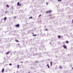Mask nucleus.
Returning a JSON list of instances; mask_svg holds the SVG:
<instances>
[{
	"label": "nucleus",
	"instance_id": "nucleus-1",
	"mask_svg": "<svg viewBox=\"0 0 73 73\" xmlns=\"http://www.w3.org/2000/svg\"><path fill=\"white\" fill-rule=\"evenodd\" d=\"M63 47L64 48V49H66L67 48V47L66 45H65V44H64Z\"/></svg>",
	"mask_w": 73,
	"mask_h": 73
},
{
	"label": "nucleus",
	"instance_id": "nucleus-2",
	"mask_svg": "<svg viewBox=\"0 0 73 73\" xmlns=\"http://www.w3.org/2000/svg\"><path fill=\"white\" fill-rule=\"evenodd\" d=\"M20 25L19 24L16 25L15 26L17 28H18L19 27Z\"/></svg>",
	"mask_w": 73,
	"mask_h": 73
},
{
	"label": "nucleus",
	"instance_id": "nucleus-3",
	"mask_svg": "<svg viewBox=\"0 0 73 73\" xmlns=\"http://www.w3.org/2000/svg\"><path fill=\"white\" fill-rule=\"evenodd\" d=\"M9 53H10V51H9V52H6V54H9Z\"/></svg>",
	"mask_w": 73,
	"mask_h": 73
},
{
	"label": "nucleus",
	"instance_id": "nucleus-4",
	"mask_svg": "<svg viewBox=\"0 0 73 73\" xmlns=\"http://www.w3.org/2000/svg\"><path fill=\"white\" fill-rule=\"evenodd\" d=\"M4 71V68H3V69H2V72H3V73Z\"/></svg>",
	"mask_w": 73,
	"mask_h": 73
},
{
	"label": "nucleus",
	"instance_id": "nucleus-5",
	"mask_svg": "<svg viewBox=\"0 0 73 73\" xmlns=\"http://www.w3.org/2000/svg\"><path fill=\"white\" fill-rule=\"evenodd\" d=\"M6 19H7V17H5L4 18V21H6Z\"/></svg>",
	"mask_w": 73,
	"mask_h": 73
},
{
	"label": "nucleus",
	"instance_id": "nucleus-6",
	"mask_svg": "<svg viewBox=\"0 0 73 73\" xmlns=\"http://www.w3.org/2000/svg\"><path fill=\"white\" fill-rule=\"evenodd\" d=\"M6 6H7V7L8 8H9V6L8 5V4H7L6 5Z\"/></svg>",
	"mask_w": 73,
	"mask_h": 73
},
{
	"label": "nucleus",
	"instance_id": "nucleus-7",
	"mask_svg": "<svg viewBox=\"0 0 73 73\" xmlns=\"http://www.w3.org/2000/svg\"><path fill=\"white\" fill-rule=\"evenodd\" d=\"M58 37L59 38H61V36L60 35H58Z\"/></svg>",
	"mask_w": 73,
	"mask_h": 73
},
{
	"label": "nucleus",
	"instance_id": "nucleus-8",
	"mask_svg": "<svg viewBox=\"0 0 73 73\" xmlns=\"http://www.w3.org/2000/svg\"><path fill=\"white\" fill-rule=\"evenodd\" d=\"M15 41L16 42H19V40H15Z\"/></svg>",
	"mask_w": 73,
	"mask_h": 73
},
{
	"label": "nucleus",
	"instance_id": "nucleus-9",
	"mask_svg": "<svg viewBox=\"0 0 73 73\" xmlns=\"http://www.w3.org/2000/svg\"><path fill=\"white\" fill-rule=\"evenodd\" d=\"M52 62H50V66H52Z\"/></svg>",
	"mask_w": 73,
	"mask_h": 73
},
{
	"label": "nucleus",
	"instance_id": "nucleus-10",
	"mask_svg": "<svg viewBox=\"0 0 73 73\" xmlns=\"http://www.w3.org/2000/svg\"><path fill=\"white\" fill-rule=\"evenodd\" d=\"M66 43H69V41H66Z\"/></svg>",
	"mask_w": 73,
	"mask_h": 73
},
{
	"label": "nucleus",
	"instance_id": "nucleus-11",
	"mask_svg": "<svg viewBox=\"0 0 73 73\" xmlns=\"http://www.w3.org/2000/svg\"><path fill=\"white\" fill-rule=\"evenodd\" d=\"M47 66H48V68H50V66H49V64H47Z\"/></svg>",
	"mask_w": 73,
	"mask_h": 73
},
{
	"label": "nucleus",
	"instance_id": "nucleus-12",
	"mask_svg": "<svg viewBox=\"0 0 73 73\" xmlns=\"http://www.w3.org/2000/svg\"><path fill=\"white\" fill-rule=\"evenodd\" d=\"M17 5L18 6H19V2H18V3H17Z\"/></svg>",
	"mask_w": 73,
	"mask_h": 73
},
{
	"label": "nucleus",
	"instance_id": "nucleus-13",
	"mask_svg": "<svg viewBox=\"0 0 73 73\" xmlns=\"http://www.w3.org/2000/svg\"><path fill=\"white\" fill-rule=\"evenodd\" d=\"M31 18L32 19L33 18L31 16L29 18V19H31Z\"/></svg>",
	"mask_w": 73,
	"mask_h": 73
},
{
	"label": "nucleus",
	"instance_id": "nucleus-14",
	"mask_svg": "<svg viewBox=\"0 0 73 73\" xmlns=\"http://www.w3.org/2000/svg\"><path fill=\"white\" fill-rule=\"evenodd\" d=\"M33 36H36V35H33Z\"/></svg>",
	"mask_w": 73,
	"mask_h": 73
},
{
	"label": "nucleus",
	"instance_id": "nucleus-15",
	"mask_svg": "<svg viewBox=\"0 0 73 73\" xmlns=\"http://www.w3.org/2000/svg\"><path fill=\"white\" fill-rule=\"evenodd\" d=\"M46 13H49V11H47L46 12Z\"/></svg>",
	"mask_w": 73,
	"mask_h": 73
},
{
	"label": "nucleus",
	"instance_id": "nucleus-16",
	"mask_svg": "<svg viewBox=\"0 0 73 73\" xmlns=\"http://www.w3.org/2000/svg\"><path fill=\"white\" fill-rule=\"evenodd\" d=\"M17 66V67H18V68H19V65H18Z\"/></svg>",
	"mask_w": 73,
	"mask_h": 73
},
{
	"label": "nucleus",
	"instance_id": "nucleus-17",
	"mask_svg": "<svg viewBox=\"0 0 73 73\" xmlns=\"http://www.w3.org/2000/svg\"><path fill=\"white\" fill-rule=\"evenodd\" d=\"M61 0H58V2H61Z\"/></svg>",
	"mask_w": 73,
	"mask_h": 73
},
{
	"label": "nucleus",
	"instance_id": "nucleus-18",
	"mask_svg": "<svg viewBox=\"0 0 73 73\" xmlns=\"http://www.w3.org/2000/svg\"><path fill=\"white\" fill-rule=\"evenodd\" d=\"M59 67H60V68H61V69H62V67L61 66H60Z\"/></svg>",
	"mask_w": 73,
	"mask_h": 73
},
{
	"label": "nucleus",
	"instance_id": "nucleus-19",
	"mask_svg": "<svg viewBox=\"0 0 73 73\" xmlns=\"http://www.w3.org/2000/svg\"><path fill=\"white\" fill-rule=\"evenodd\" d=\"M49 13H51V10H50L49 11Z\"/></svg>",
	"mask_w": 73,
	"mask_h": 73
},
{
	"label": "nucleus",
	"instance_id": "nucleus-20",
	"mask_svg": "<svg viewBox=\"0 0 73 73\" xmlns=\"http://www.w3.org/2000/svg\"><path fill=\"white\" fill-rule=\"evenodd\" d=\"M11 65H12V64L10 63V64H9V66H11Z\"/></svg>",
	"mask_w": 73,
	"mask_h": 73
},
{
	"label": "nucleus",
	"instance_id": "nucleus-21",
	"mask_svg": "<svg viewBox=\"0 0 73 73\" xmlns=\"http://www.w3.org/2000/svg\"><path fill=\"white\" fill-rule=\"evenodd\" d=\"M21 4H19V6H21Z\"/></svg>",
	"mask_w": 73,
	"mask_h": 73
},
{
	"label": "nucleus",
	"instance_id": "nucleus-22",
	"mask_svg": "<svg viewBox=\"0 0 73 73\" xmlns=\"http://www.w3.org/2000/svg\"><path fill=\"white\" fill-rule=\"evenodd\" d=\"M35 63H38V62L37 61H35Z\"/></svg>",
	"mask_w": 73,
	"mask_h": 73
},
{
	"label": "nucleus",
	"instance_id": "nucleus-23",
	"mask_svg": "<svg viewBox=\"0 0 73 73\" xmlns=\"http://www.w3.org/2000/svg\"><path fill=\"white\" fill-rule=\"evenodd\" d=\"M41 15V14H40V15L39 16V17H40Z\"/></svg>",
	"mask_w": 73,
	"mask_h": 73
},
{
	"label": "nucleus",
	"instance_id": "nucleus-24",
	"mask_svg": "<svg viewBox=\"0 0 73 73\" xmlns=\"http://www.w3.org/2000/svg\"><path fill=\"white\" fill-rule=\"evenodd\" d=\"M45 30H46V31H47L48 30L47 29H45Z\"/></svg>",
	"mask_w": 73,
	"mask_h": 73
},
{
	"label": "nucleus",
	"instance_id": "nucleus-25",
	"mask_svg": "<svg viewBox=\"0 0 73 73\" xmlns=\"http://www.w3.org/2000/svg\"><path fill=\"white\" fill-rule=\"evenodd\" d=\"M46 4H47V5H48V3L47 2H46Z\"/></svg>",
	"mask_w": 73,
	"mask_h": 73
},
{
	"label": "nucleus",
	"instance_id": "nucleus-26",
	"mask_svg": "<svg viewBox=\"0 0 73 73\" xmlns=\"http://www.w3.org/2000/svg\"><path fill=\"white\" fill-rule=\"evenodd\" d=\"M14 18H15H15H16V17H14Z\"/></svg>",
	"mask_w": 73,
	"mask_h": 73
},
{
	"label": "nucleus",
	"instance_id": "nucleus-27",
	"mask_svg": "<svg viewBox=\"0 0 73 73\" xmlns=\"http://www.w3.org/2000/svg\"><path fill=\"white\" fill-rule=\"evenodd\" d=\"M21 63H23V62H22V61H21Z\"/></svg>",
	"mask_w": 73,
	"mask_h": 73
},
{
	"label": "nucleus",
	"instance_id": "nucleus-28",
	"mask_svg": "<svg viewBox=\"0 0 73 73\" xmlns=\"http://www.w3.org/2000/svg\"><path fill=\"white\" fill-rule=\"evenodd\" d=\"M32 34H34V33H32Z\"/></svg>",
	"mask_w": 73,
	"mask_h": 73
},
{
	"label": "nucleus",
	"instance_id": "nucleus-29",
	"mask_svg": "<svg viewBox=\"0 0 73 73\" xmlns=\"http://www.w3.org/2000/svg\"><path fill=\"white\" fill-rule=\"evenodd\" d=\"M72 23H73V20H72Z\"/></svg>",
	"mask_w": 73,
	"mask_h": 73
},
{
	"label": "nucleus",
	"instance_id": "nucleus-30",
	"mask_svg": "<svg viewBox=\"0 0 73 73\" xmlns=\"http://www.w3.org/2000/svg\"><path fill=\"white\" fill-rule=\"evenodd\" d=\"M18 44L19 45V43Z\"/></svg>",
	"mask_w": 73,
	"mask_h": 73
},
{
	"label": "nucleus",
	"instance_id": "nucleus-31",
	"mask_svg": "<svg viewBox=\"0 0 73 73\" xmlns=\"http://www.w3.org/2000/svg\"><path fill=\"white\" fill-rule=\"evenodd\" d=\"M72 69H73V67H72Z\"/></svg>",
	"mask_w": 73,
	"mask_h": 73
},
{
	"label": "nucleus",
	"instance_id": "nucleus-32",
	"mask_svg": "<svg viewBox=\"0 0 73 73\" xmlns=\"http://www.w3.org/2000/svg\"><path fill=\"white\" fill-rule=\"evenodd\" d=\"M28 73H30V72H28Z\"/></svg>",
	"mask_w": 73,
	"mask_h": 73
},
{
	"label": "nucleus",
	"instance_id": "nucleus-33",
	"mask_svg": "<svg viewBox=\"0 0 73 73\" xmlns=\"http://www.w3.org/2000/svg\"><path fill=\"white\" fill-rule=\"evenodd\" d=\"M15 73L14 72V73Z\"/></svg>",
	"mask_w": 73,
	"mask_h": 73
}]
</instances>
